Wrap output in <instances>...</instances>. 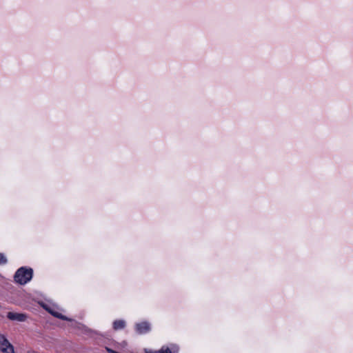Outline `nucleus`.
Returning <instances> with one entry per match:
<instances>
[{
    "mask_svg": "<svg viewBox=\"0 0 353 353\" xmlns=\"http://www.w3.org/2000/svg\"><path fill=\"white\" fill-rule=\"evenodd\" d=\"M0 350L3 353H15L13 346L3 334H0Z\"/></svg>",
    "mask_w": 353,
    "mask_h": 353,
    "instance_id": "7ed1b4c3",
    "label": "nucleus"
},
{
    "mask_svg": "<svg viewBox=\"0 0 353 353\" xmlns=\"http://www.w3.org/2000/svg\"><path fill=\"white\" fill-rule=\"evenodd\" d=\"M151 330V325L148 321H142L135 324V331L138 334H145Z\"/></svg>",
    "mask_w": 353,
    "mask_h": 353,
    "instance_id": "20e7f679",
    "label": "nucleus"
},
{
    "mask_svg": "<svg viewBox=\"0 0 353 353\" xmlns=\"http://www.w3.org/2000/svg\"><path fill=\"white\" fill-rule=\"evenodd\" d=\"M7 318L11 321L24 322L27 320L28 316L23 313H15L9 312L7 314Z\"/></svg>",
    "mask_w": 353,
    "mask_h": 353,
    "instance_id": "39448f33",
    "label": "nucleus"
},
{
    "mask_svg": "<svg viewBox=\"0 0 353 353\" xmlns=\"http://www.w3.org/2000/svg\"><path fill=\"white\" fill-rule=\"evenodd\" d=\"M8 262L6 256L3 253H0V265H5Z\"/></svg>",
    "mask_w": 353,
    "mask_h": 353,
    "instance_id": "6e6552de",
    "label": "nucleus"
},
{
    "mask_svg": "<svg viewBox=\"0 0 353 353\" xmlns=\"http://www.w3.org/2000/svg\"><path fill=\"white\" fill-rule=\"evenodd\" d=\"M112 326L115 330H122L125 327V321L123 319L115 320L112 323Z\"/></svg>",
    "mask_w": 353,
    "mask_h": 353,
    "instance_id": "0eeeda50",
    "label": "nucleus"
},
{
    "mask_svg": "<svg viewBox=\"0 0 353 353\" xmlns=\"http://www.w3.org/2000/svg\"><path fill=\"white\" fill-rule=\"evenodd\" d=\"M145 353H179V347L176 345L170 343L168 345H163L158 350H145Z\"/></svg>",
    "mask_w": 353,
    "mask_h": 353,
    "instance_id": "f03ea898",
    "label": "nucleus"
},
{
    "mask_svg": "<svg viewBox=\"0 0 353 353\" xmlns=\"http://www.w3.org/2000/svg\"><path fill=\"white\" fill-rule=\"evenodd\" d=\"M33 270L30 268L21 267L15 272L14 281L20 285H25L32 278Z\"/></svg>",
    "mask_w": 353,
    "mask_h": 353,
    "instance_id": "f257e3e1",
    "label": "nucleus"
},
{
    "mask_svg": "<svg viewBox=\"0 0 353 353\" xmlns=\"http://www.w3.org/2000/svg\"><path fill=\"white\" fill-rule=\"evenodd\" d=\"M43 307L47 310L50 314H51L52 316L58 318V319H62V320H65V321H70V319H68L67 316L61 314V313H59V312L56 311L54 309H53L52 307H50V306H48L46 305H43Z\"/></svg>",
    "mask_w": 353,
    "mask_h": 353,
    "instance_id": "423d86ee",
    "label": "nucleus"
}]
</instances>
